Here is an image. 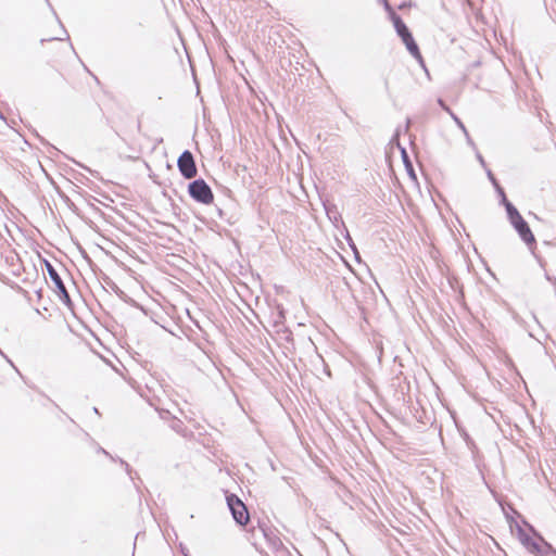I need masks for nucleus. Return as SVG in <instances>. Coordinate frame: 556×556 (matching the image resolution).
<instances>
[{"mask_svg": "<svg viewBox=\"0 0 556 556\" xmlns=\"http://www.w3.org/2000/svg\"><path fill=\"white\" fill-rule=\"evenodd\" d=\"M188 192L194 201L202 204H211L214 200L211 187L202 178L191 181Z\"/></svg>", "mask_w": 556, "mask_h": 556, "instance_id": "1", "label": "nucleus"}, {"mask_svg": "<svg viewBox=\"0 0 556 556\" xmlns=\"http://www.w3.org/2000/svg\"><path fill=\"white\" fill-rule=\"evenodd\" d=\"M519 538L522 545L535 556H548L552 552H554L552 545L545 542L542 536H539L538 541L519 529Z\"/></svg>", "mask_w": 556, "mask_h": 556, "instance_id": "2", "label": "nucleus"}, {"mask_svg": "<svg viewBox=\"0 0 556 556\" xmlns=\"http://www.w3.org/2000/svg\"><path fill=\"white\" fill-rule=\"evenodd\" d=\"M226 501L235 521L240 526L247 525L250 515L245 504L235 494H227Z\"/></svg>", "mask_w": 556, "mask_h": 556, "instance_id": "3", "label": "nucleus"}, {"mask_svg": "<svg viewBox=\"0 0 556 556\" xmlns=\"http://www.w3.org/2000/svg\"><path fill=\"white\" fill-rule=\"evenodd\" d=\"M177 166L180 174L186 179H192L197 176L198 169L195 166L193 154L189 150H185L177 161Z\"/></svg>", "mask_w": 556, "mask_h": 556, "instance_id": "4", "label": "nucleus"}, {"mask_svg": "<svg viewBox=\"0 0 556 556\" xmlns=\"http://www.w3.org/2000/svg\"><path fill=\"white\" fill-rule=\"evenodd\" d=\"M46 269H47V273H48L50 279L53 281V283L55 286V289L59 292L60 299L65 304L71 303V298H70V294H68V292L66 290V287H65L62 278L60 277L59 273L54 268V266L51 263L46 261Z\"/></svg>", "mask_w": 556, "mask_h": 556, "instance_id": "5", "label": "nucleus"}, {"mask_svg": "<svg viewBox=\"0 0 556 556\" xmlns=\"http://www.w3.org/2000/svg\"><path fill=\"white\" fill-rule=\"evenodd\" d=\"M511 225L526 244L531 245L535 243V238L523 217L514 222Z\"/></svg>", "mask_w": 556, "mask_h": 556, "instance_id": "6", "label": "nucleus"}, {"mask_svg": "<svg viewBox=\"0 0 556 556\" xmlns=\"http://www.w3.org/2000/svg\"><path fill=\"white\" fill-rule=\"evenodd\" d=\"M263 531V534L266 539V542L269 546V548L278 554L280 556V554H285L286 553V548L283 546V543L282 541L280 540V538L271 530H262Z\"/></svg>", "mask_w": 556, "mask_h": 556, "instance_id": "7", "label": "nucleus"}, {"mask_svg": "<svg viewBox=\"0 0 556 556\" xmlns=\"http://www.w3.org/2000/svg\"><path fill=\"white\" fill-rule=\"evenodd\" d=\"M392 22L396 30V34L401 39L404 37H408V35L412 34L406 24L401 18V16L397 15L395 12H392Z\"/></svg>", "mask_w": 556, "mask_h": 556, "instance_id": "8", "label": "nucleus"}, {"mask_svg": "<svg viewBox=\"0 0 556 556\" xmlns=\"http://www.w3.org/2000/svg\"><path fill=\"white\" fill-rule=\"evenodd\" d=\"M403 43L405 45L408 52L418 61L422 60L421 53L419 51L418 45L415 42L413 35L409 34L408 37L402 38Z\"/></svg>", "mask_w": 556, "mask_h": 556, "instance_id": "9", "label": "nucleus"}, {"mask_svg": "<svg viewBox=\"0 0 556 556\" xmlns=\"http://www.w3.org/2000/svg\"><path fill=\"white\" fill-rule=\"evenodd\" d=\"M501 198H502V203L504 204V206L506 208L507 217H508L510 224H513L516 220H519L522 216L520 215L518 210L507 200L505 194H503Z\"/></svg>", "mask_w": 556, "mask_h": 556, "instance_id": "10", "label": "nucleus"}, {"mask_svg": "<svg viewBox=\"0 0 556 556\" xmlns=\"http://www.w3.org/2000/svg\"><path fill=\"white\" fill-rule=\"evenodd\" d=\"M169 427L178 434L182 435V437H187L189 434V431L188 429L185 427L184 422L177 418V417H174L172 420H170V424H169Z\"/></svg>", "mask_w": 556, "mask_h": 556, "instance_id": "11", "label": "nucleus"}, {"mask_svg": "<svg viewBox=\"0 0 556 556\" xmlns=\"http://www.w3.org/2000/svg\"><path fill=\"white\" fill-rule=\"evenodd\" d=\"M451 117H452V118H453V121L456 123V125H457V126H458V127L464 131V134H465V136H466V138H467L468 143H469V144H471V146H473V142H472V140L470 139L469 134H468V131H467V129H466V127H465L464 123H463V122H462V121H460V119H459V118H458L454 113H452V114H451Z\"/></svg>", "mask_w": 556, "mask_h": 556, "instance_id": "12", "label": "nucleus"}, {"mask_svg": "<svg viewBox=\"0 0 556 556\" xmlns=\"http://www.w3.org/2000/svg\"><path fill=\"white\" fill-rule=\"evenodd\" d=\"M486 175L490 179V181L493 184V186L495 187L496 191L498 192V194L502 197L503 194H505L503 188L498 185L496 178L494 177L493 173L488 169L486 170Z\"/></svg>", "mask_w": 556, "mask_h": 556, "instance_id": "13", "label": "nucleus"}, {"mask_svg": "<svg viewBox=\"0 0 556 556\" xmlns=\"http://www.w3.org/2000/svg\"><path fill=\"white\" fill-rule=\"evenodd\" d=\"M439 105L446 111L450 115L453 113L452 110L445 104V102L442 99H438Z\"/></svg>", "mask_w": 556, "mask_h": 556, "instance_id": "14", "label": "nucleus"}, {"mask_svg": "<svg viewBox=\"0 0 556 556\" xmlns=\"http://www.w3.org/2000/svg\"><path fill=\"white\" fill-rule=\"evenodd\" d=\"M384 8L392 16V12H394V11L392 10L391 5L389 4V2L387 0H384Z\"/></svg>", "mask_w": 556, "mask_h": 556, "instance_id": "15", "label": "nucleus"}, {"mask_svg": "<svg viewBox=\"0 0 556 556\" xmlns=\"http://www.w3.org/2000/svg\"><path fill=\"white\" fill-rule=\"evenodd\" d=\"M477 159L478 161L480 162V164L485 167V162H484V159L482 157V155L480 153H477Z\"/></svg>", "mask_w": 556, "mask_h": 556, "instance_id": "16", "label": "nucleus"}, {"mask_svg": "<svg viewBox=\"0 0 556 556\" xmlns=\"http://www.w3.org/2000/svg\"><path fill=\"white\" fill-rule=\"evenodd\" d=\"M121 464L125 466V468H126L127 472L130 475V468H129V465H128L126 462H124L123 459L121 460Z\"/></svg>", "mask_w": 556, "mask_h": 556, "instance_id": "17", "label": "nucleus"}, {"mask_svg": "<svg viewBox=\"0 0 556 556\" xmlns=\"http://www.w3.org/2000/svg\"><path fill=\"white\" fill-rule=\"evenodd\" d=\"M326 211H327V215L329 216V218H331L332 211L330 208H328V207H326Z\"/></svg>", "mask_w": 556, "mask_h": 556, "instance_id": "18", "label": "nucleus"}, {"mask_svg": "<svg viewBox=\"0 0 556 556\" xmlns=\"http://www.w3.org/2000/svg\"><path fill=\"white\" fill-rule=\"evenodd\" d=\"M402 153H403V156L406 157V152L404 149L402 150Z\"/></svg>", "mask_w": 556, "mask_h": 556, "instance_id": "19", "label": "nucleus"}, {"mask_svg": "<svg viewBox=\"0 0 556 556\" xmlns=\"http://www.w3.org/2000/svg\"><path fill=\"white\" fill-rule=\"evenodd\" d=\"M279 316H280L281 318H283V313H282V311H280V312H279Z\"/></svg>", "mask_w": 556, "mask_h": 556, "instance_id": "20", "label": "nucleus"}]
</instances>
